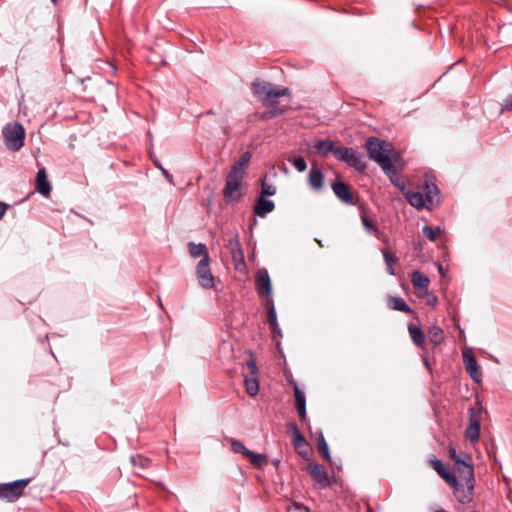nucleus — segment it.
I'll use <instances>...</instances> for the list:
<instances>
[{
  "label": "nucleus",
  "instance_id": "obj_1",
  "mask_svg": "<svg viewBox=\"0 0 512 512\" xmlns=\"http://www.w3.org/2000/svg\"><path fill=\"white\" fill-rule=\"evenodd\" d=\"M390 182L402 191L409 204L417 209L432 210L439 202V189L432 181L425 180L418 191L407 190L404 180L401 178L394 162L381 168Z\"/></svg>",
  "mask_w": 512,
  "mask_h": 512
},
{
  "label": "nucleus",
  "instance_id": "obj_2",
  "mask_svg": "<svg viewBox=\"0 0 512 512\" xmlns=\"http://www.w3.org/2000/svg\"><path fill=\"white\" fill-rule=\"evenodd\" d=\"M366 149L371 160L381 168L388 166L389 162H396L397 154L391 143L377 137H369L366 141Z\"/></svg>",
  "mask_w": 512,
  "mask_h": 512
},
{
  "label": "nucleus",
  "instance_id": "obj_3",
  "mask_svg": "<svg viewBox=\"0 0 512 512\" xmlns=\"http://www.w3.org/2000/svg\"><path fill=\"white\" fill-rule=\"evenodd\" d=\"M252 91L265 107H278L277 100L290 95L288 88L261 80L253 82Z\"/></svg>",
  "mask_w": 512,
  "mask_h": 512
},
{
  "label": "nucleus",
  "instance_id": "obj_4",
  "mask_svg": "<svg viewBox=\"0 0 512 512\" xmlns=\"http://www.w3.org/2000/svg\"><path fill=\"white\" fill-rule=\"evenodd\" d=\"M5 145L12 151L20 150L24 145L25 130L18 122L7 123L2 130Z\"/></svg>",
  "mask_w": 512,
  "mask_h": 512
},
{
  "label": "nucleus",
  "instance_id": "obj_5",
  "mask_svg": "<svg viewBox=\"0 0 512 512\" xmlns=\"http://www.w3.org/2000/svg\"><path fill=\"white\" fill-rule=\"evenodd\" d=\"M334 156L337 160L347 163L358 171L362 172L366 168L357 151L351 147L337 146Z\"/></svg>",
  "mask_w": 512,
  "mask_h": 512
},
{
  "label": "nucleus",
  "instance_id": "obj_6",
  "mask_svg": "<svg viewBox=\"0 0 512 512\" xmlns=\"http://www.w3.org/2000/svg\"><path fill=\"white\" fill-rule=\"evenodd\" d=\"M251 153L249 151L244 152L237 161L231 166L230 172L228 173L226 180L242 184L246 169L251 160Z\"/></svg>",
  "mask_w": 512,
  "mask_h": 512
},
{
  "label": "nucleus",
  "instance_id": "obj_7",
  "mask_svg": "<svg viewBox=\"0 0 512 512\" xmlns=\"http://www.w3.org/2000/svg\"><path fill=\"white\" fill-rule=\"evenodd\" d=\"M30 479H21L14 482L0 484V498L8 501H16L24 492V489L29 484Z\"/></svg>",
  "mask_w": 512,
  "mask_h": 512
},
{
  "label": "nucleus",
  "instance_id": "obj_8",
  "mask_svg": "<svg viewBox=\"0 0 512 512\" xmlns=\"http://www.w3.org/2000/svg\"><path fill=\"white\" fill-rule=\"evenodd\" d=\"M210 258H201L196 267V276L199 285L204 289H212L215 285L214 276L209 267Z\"/></svg>",
  "mask_w": 512,
  "mask_h": 512
},
{
  "label": "nucleus",
  "instance_id": "obj_9",
  "mask_svg": "<svg viewBox=\"0 0 512 512\" xmlns=\"http://www.w3.org/2000/svg\"><path fill=\"white\" fill-rule=\"evenodd\" d=\"M225 246L229 249L231 258L235 264V267L238 269L240 265H245L244 253L241 247V243L238 239V235H231L228 238L224 239Z\"/></svg>",
  "mask_w": 512,
  "mask_h": 512
},
{
  "label": "nucleus",
  "instance_id": "obj_10",
  "mask_svg": "<svg viewBox=\"0 0 512 512\" xmlns=\"http://www.w3.org/2000/svg\"><path fill=\"white\" fill-rule=\"evenodd\" d=\"M454 489V495L458 502L462 504L470 503L473 500L474 483H464L456 479L455 485H450Z\"/></svg>",
  "mask_w": 512,
  "mask_h": 512
},
{
  "label": "nucleus",
  "instance_id": "obj_11",
  "mask_svg": "<svg viewBox=\"0 0 512 512\" xmlns=\"http://www.w3.org/2000/svg\"><path fill=\"white\" fill-rule=\"evenodd\" d=\"M480 412L471 408L469 410V424L466 428V438L471 442H475L480 436Z\"/></svg>",
  "mask_w": 512,
  "mask_h": 512
},
{
  "label": "nucleus",
  "instance_id": "obj_12",
  "mask_svg": "<svg viewBox=\"0 0 512 512\" xmlns=\"http://www.w3.org/2000/svg\"><path fill=\"white\" fill-rule=\"evenodd\" d=\"M308 472L312 479L319 485L320 488H327L330 486V479L323 465L314 463L309 464Z\"/></svg>",
  "mask_w": 512,
  "mask_h": 512
},
{
  "label": "nucleus",
  "instance_id": "obj_13",
  "mask_svg": "<svg viewBox=\"0 0 512 512\" xmlns=\"http://www.w3.org/2000/svg\"><path fill=\"white\" fill-rule=\"evenodd\" d=\"M331 188L336 197L342 202L350 205H354L356 203V199L351 193L349 186L343 181H334L331 184Z\"/></svg>",
  "mask_w": 512,
  "mask_h": 512
},
{
  "label": "nucleus",
  "instance_id": "obj_14",
  "mask_svg": "<svg viewBox=\"0 0 512 512\" xmlns=\"http://www.w3.org/2000/svg\"><path fill=\"white\" fill-rule=\"evenodd\" d=\"M456 469L458 473V481L464 483H474V469L472 464L468 463L465 459L457 457Z\"/></svg>",
  "mask_w": 512,
  "mask_h": 512
},
{
  "label": "nucleus",
  "instance_id": "obj_15",
  "mask_svg": "<svg viewBox=\"0 0 512 512\" xmlns=\"http://www.w3.org/2000/svg\"><path fill=\"white\" fill-rule=\"evenodd\" d=\"M256 285L257 291L260 296H266L267 298H271L272 293V285L270 276L266 269L258 270L256 274Z\"/></svg>",
  "mask_w": 512,
  "mask_h": 512
},
{
  "label": "nucleus",
  "instance_id": "obj_16",
  "mask_svg": "<svg viewBox=\"0 0 512 512\" xmlns=\"http://www.w3.org/2000/svg\"><path fill=\"white\" fill-rule=\"evenodd\" d=\"M361 222L367 233L374 235L385 244H388V238L384 235L383 232L380 231L377 222L373 218L366 215V213H362Z\"/></svg>",
  "mask_w": 512,
  "mask_h": 512
},
{
  "label": "nucleus",
  "instance_id": "obj_17",
  "mask_svg": "<svg viewBox=\"0 0 512 512\" xmlns=\"http://www.w3.org/2000/svg\"><path fill=\"white\" fill-rule=\"evenodd\" d=\"M264 305H265V308L267 311L266 321H267L274 337H276L277 335L280 336L281 331H280V328H279V325L277 322L276 310H275V306H274V302H273L272 298H267L265 300Z\"/></svg>",
  "mask_w": 512,
  "mask_h": 512
},
{
  "label": "nucleus",
  "instance_id": "obj_18",
  "mask_svg": "<svg viewBox=\"0 0 512 512\" xmlns=\"http://www.w3.org/2000/svg\"><path fill=\"white\" fill-rule=\"evenodd\" d=\"M463 361L469 376L477 383L482 380V373L476 358L472 354L463 353Z\"/></svg>",
  "mask_w": 512,
  "mask_h": 512
},
{
  "label": "nucleus",
  "instance_id": "obj_19",
  "mask_svg": "<svg viewBox=\"0 0 512 512\" xmlns=\"http://www.w3.org/2000/svg\"><path fill=\"white\" fill-rule=\"evenodd\" d=\"M430 464L432 466V468L438 473V475L445 480V482L449 485H455L456 484V475L449 471L444 463L437 459V458H433L430 460Z\"/></svg>",
  "mask_w": 512,
  "mask_h": 512
},
{
  "label": "nucleus",
  "instance_id": "obj_20",
  "mask_svg": "<svg viewBox=\"0 0 512 512\" xmlns=\"http://www.w3.org/2000/svg\"><path fill=\"white\" fill-rule=\"evenodd\" d=\"M411 282L415 289L419 290L418 296H422L428 292L430 284L429 278L420 271H414L411 274Z\"/></svg>",
  "mask_w": 512,
  "mask_h": 512
},
{
  "label": "nucleus",
  "instance_id": "obj_21",
  "mask_svg": "<svg viewBox=\"0 0 512 512\" xmlns=\"http://www.w3.org/2000/svg\"><path fill=\"white\" fill-rule=\"evenodd\" d=\"M36 190L43 196H49L51 192V185L48 181L45 168L38 170L36 174Z\"/></svg>",
  "mask_w": 512,
  "mask_h": 512
},
{
  "label": "nucleus",
  "instance_id": "obj_22",
  "mask_svg": "<svg viewBox=\"0 0 512 512\" xmlns=\"http://www.w3.org/2000/svg\"><path fill=\"white\" fill-rule=\"evenodd\" d=\"M274 208L275 204L272 200L260 196L254 205V213L260 217H265L272 212Z\"/></svg>",
  "mask_w": 512,
  "mask_h": 512
},
{
  "label": "nucleus",
  "instance_id": "obj_23",
  "mask_svg": "<svg viewBox=\"0 0 512 512\" xmlns=\"http://www.w3.org/2000/svg\"><path fill=\"white\" fill-rule=\"evenodd\" d=\"M240 188H241V184L235 183V182H230V181L226 180L225 186L223 189L224 198L229 201L239 200L242 196Z\"/></svg>",
  "mask_w": 512,
  "mask_h": 512
},
{
  "label": "nucleus",
  "instance_id": "obj_24",
  "mask_svg": "<svg viewBox=\"0 0 512 512\" xmlns=\"http://www.w3.org/2000/svg\"><path fill=\"white\" fill-rule=\"evenodd\" d=\"M295 407L302 421L306 420V398L297 384H294Z\"/></svg>",
  "mask_w": 512,
  "mask_h": 512
},
{
  "label": "nucleus",
  "instance_id": "obj_25",
  "mask_svg": "<svg viewBox=\"0 0 512 512\" xmlns=\"http://www.w3.org/2000/svg\"><path fill=\"white\" fill-rule=\"evenodd\" d=\"M315 151L323 157H326L329 153L335 155L337 145L331 140H316L313 144Z\"/></svg>",
  "mask_w": 512,
  "mask_h": 512
},
{
  "label": "nucleus",
  "instance_id": "obj_26",
  "mask_svg": "<svg viewBox=\"0 0 512 512\" xmlns=\"http://www.w3.org/2000/svg\"><path fill=\"white\" fill-rule=\"evenodd\" d=\"M408 332H409L412 342L417 347H420L423 349L424 345H425V335H424L423 330L414 324H409Z\"/></svg>",
  "mask_w": 512,
  "mask_h": 512
},
{
  "label": "nucleus",
  "instance_id": "obj_27",
  "mask_svg": "<svg viewBox=\"0 0 512 512\" xmlns=\"http://www.w3.org/2000/svg\"><path fill=\"white\" fill-rule=\"evenodd\" d=\"M388 306L389 308L397 311H401L406 314H413V310L409 307V305L405 302V300L401 297L391 296L388 298Z\"/></svg>",
  "mask_w": 512,
  "mask_h": 512
},
{
  "label": "nucleus",
  "instance_id": "obj_28",
  "mask_svg": "<svg viewBox=\"0 0 512 512\" xmlns=\"http://www.w3.org/2000/svg\"><path fill=\"white\" fill-rule=\"evenodd\" d=\"M308 181L313 189L320 190L324 184V175L317 167H312L309 172Z\"/></svg>",
  "mask_w": 512,
  "mask_h": 512
},
{
  "label": "nucleus",
  "instance_id": "obj_29",
  "mask_svg": "<svg viewBox=\"0 0 512 512\" xmlns=\"http://www.w3.org/2000/svg\"><path fill=\"white\" fill-rule=\"evenodd\" d=\"M317 436V448L320 456L326 460L331 461L330 451L328 444L324 438L323 432L320 430L316 433Z\"/></svg>",
  "mask_w": 512,
  "mask_h": 512
},
{
  "label": "nucleus",
  "instance_id": "obj_30",
  "mask_svg": "<svg viewBox=\"0 0 512 512\" xmlns=\"http://www.w3.org/2000/svg\"><path fill=\"white\" fill-rule=\"evenodd\" d=\"M292 445L295 451L302 457H308L310 453V447L304 436H298L297 440L292 441Z\"/></svg>",
  "mask_w": 512,
  "mask_h": 512
},
{
  "label": "nucleus",
  "instance_id": "obj_31",
  "mask_svg": "<svg viewBox=\"0 0 512 512\" xmlns=\"http://www.w3.org/2000/svg\"><path fill=\"white\" fill-rule=\"evenodd\" d=\"M428 339L435 346L440 345L444 341V331L437 325H433L428 329Z\"/></svg>",
  "mask_w": 512,
  "mask_h": 512
},
{
  "label": "nucleus",
  "instance_id": "obj_32",
  "mask_svg": "<svg viewBox=\"0 0 512 512\" xmlns=\"http://www.w3.org/2000/svg\"><path fill=\"white\" fill-rule=\"evenodd\" d=\"M247 458H249L251 464L257 468H262L268 463V458L266 455L255 453L251 450L248 452Z\"/></svg>",
  "mask_w": 512,
  "mask_h": 512
},
{
  "label": "nucleus",
  "instance_id": "obj_33",
  "mask_svg": "<svg viewBox=\"0 0 512 512\" xmlns=\"http://www.w3.org/2000/svg\"><path fill=\"white\" fill-rule=\"evenodd\" d=\"M189 253L194 258H198V257L205 258V256L209 257L207 248L202 243H199V244L190 243L189 244Z\"/></svg>",
  "mask_w": 512,
  "mask_h": 512
},
{
  "label": "nucleus",
  "instance_id": "obj_34",
  "mask_svg": "<svg viewBox=\"0 0 512 512\" xmlns=\"http://www.w3.org/2000/svg\"><path fill=\"white\" fill-rule=\"evenodd\" d=\"M382 254H383L385 264L387 266V272L390 275H395V271L393 269V264H396L398 262V258L396 257L395 254L390 253L386 249L382 250Z\"/></svg>",
  "mask_w": 512,
  "mask_h": 512
},
{
  "label": "nucleus",
  "instance_id": "obj_35",
  "mask_svg": "<svg viewBox=\"0 0 512 512\" xmlns=\"http://www.w3.org/2000/svg\"><path fill=\"white\" fill-rule=\"evenodd\" d=\"M422 232H423L424 236L426 238H428L430 241H435L437 236L440 233H442V229L439 226L432 227V226H429V225H425L422 228Z\"/></svg>",
  "mask_w": 512,
  "mask_h": 512
},
{
  "label": "nucleus",
  "instance_id": "obj_36",
  "mask_svg": "<svg viewBox=\"0 0 512 512\" xmlns=\"http://www.w3.org/2000/svg\"><path fill=\"white\" fill-rule=\"evenodd\" d=\"M229 442L231 444V448H232L233 452L240 453V454L244 455L245 457H247L248 452H250V450L248 448H246L245 445L240 440L231 438L229 440Z\"/></svg>",
  "mask_w": 512,
  "mask_h": 512
},
{
  "label": "nucleus",
  "instance_id": "obj_37",
  "mask_svg": "<svg viewBox=\"0 0 512 512\" xmlns=\"http://www.w3.org/2000/svg\"><path fill=\"white\" fill-rule=\"evenodd\" d=\"M246 391L250 396H255L259 391V383L256 378L245 379Z\"/></svg>",
  "mask_w": 512,
  "mask_h": 512
},
{
  "label": "nucleus",
  "instance_id": "obj_38",
  "mask_svg": "<svg viewBox=\"0 0 512 512\" xmlns=\"http://www.w3.org/2000/svg\"><path fill=\"white\" fill-rule=\"evenodd\" d=\"M276 194V187L266 181V177L261 182V196H273Z\"/></svg>",
  "mask_w": 512,
  "mask_h": 512
},
{
  "label": "nucleus",
  "instance_id": "obj_39",
  "mask_svg": "<svg viewBox=\"0 0 512 512\" xmlns=\"http://www.w3.org/2000/svg\"><path fill=\"white\" fill-rule=\"evenodd\" d=\"M271 109L269 111L264 112L261 115V119H272L275 118L283 113H285V109L280 107H270Z\"/></svg>",
  "mask_w": 512,
  "mask_h": 512
},
{
  "label": "nucleus",
  "instance_id": "obj_40",
  "mask_svg": "<svg viewBox=\"0 0 512 512\" xmlns=\"http://www.w3.org/2000/svg\"><path fill=\"white\" fill-rule=\"evenodd\" d=\"M286 510L287 512H311L308 507L298 502L291 503Z\"/></svg>",
  "mask_w": 512,
  "mask_h": 512
},
{
  "label": "nucleus",
  "instance_id": "obj_41",
  "mask_svg": "<svg viewBox=\"0 0 512 512\" xmlns=\"http://www.w3.org/2000/svg\"><path fill=\"white\" fill-rule=\"evenodd\" d=\"M292 164L299 172H303L307 168L306 161L303 157L294 158Z\"/></svg>",
  "mask_w": 512,
  "mask_h": 512
},
{
  "label": "nucleus",
  "instance_id": "obj_42",
  "mask_svg": "<svg viewBox=\"0 0 512 512\" xmlns=\"http://www.w3.org/2000/svg\"><path fill=\"white\" fill-rule=\"evenodd\" d=\"M288 430L291 432V442L297 440L298 436H303L295 423H289Z\"/></svg>",
  "mask_w": 512,
  "mask_h": 512
},
{
  "label": "nucleus",
  "instance_id": "obj_43",
  "mask_svg": "<svg viewBox=\"0 0 512 512\" xmlns=\"http://www.w3.org/2000/svg\"><path fill=\"white\" fill-rule=\"evenodd\" d=\"M512 110V96H507L501 104V112Z\"/></svg>",
  "mask_w": 512,
  "mask_h": 512
},
{
  "label": "nucleus",
  "instance_id": "obj_44",
  "mask_svg": "<svg viewBox=\"0 0 512 512\" xmlns=\"http://www.w3.org/2000/svg\"><path fill=\"white\" fill-rule=\"evenodd\" d=\"M247 367L250 370L252 375H256L257 373V365L254 359H251L247 362Z\"/></svg>",
  "mask_w": 512,
  "mask_h": 512
},
{
  "label": "nucleus",
  "instance_id": "obj_45",
  "mask_svg": "<svg viewBox=\"0 0 512 512\" xmlns=\"http://www.w3.org/2000/svg\"><path fill=\"white\" fill-rule=\"evenodd\" d=\"M449 454H450V457L454 460V462L456 463V459L457 457H460V455L457 454L456 452V449L454 447H450L449 448Z\"/></svg>",
  "mask_w": 512,
  "mask_h": 512
},
{
  "label": "nucleus",
  "instance_id": "obj_46",
  "mask_svg": "<svg viewBox=\"0 0 512 512\" xmlns=\"http://www.w3.org/2000/svg\"><path fill=\"white\" fill-rule=\"evenodd\" d=\"M7 208H8V205L3 203V202H0V220L2 219V217L4 216V214L6 213L7 211Z\"/></svg>",
  "mask_w": 512,
  "mask_h": 512
},
{
  "label": "nucleus",
  "instance_id": "obj_47",
  "mask_svg": "<svg viewBox=\"0 0 512 512\" xmlns=\"http://www.w3.org/2000/svg\"><path fill=\"white\" fill-rule=\"evenodd\" d=\"M163 174L168 178V179H171V175L168 174V172L166 170L163 169Z\"/></svg>",
  "mask_w": 512,
  "mask_h": 512
},
{
  "label": "nucleus",
  "instance_id": "obj_48",
  "mask_svg": "<svg viewBox=\"0 0 512 512\" xmlns=\"http://www.w3.org/2000/svg\"><path fill=\"white\" fill-rule=\"evenodd\" d=\"M366 512H373L372 508L369 505H366Z\"/></svg>",
  "mask_w": 512,
  "mask_h": 512
},
{
  "label": "nucleus",
  "instance_id": "obj_49",
  "mask_svg": "<svg viewBox=\"0 0 512 512\" xmlns=\"http://www.w3.org/2000/svg\"><path fill=\"white\" fill-rule=\"evenodd\" d=\"M435 512H447V511L444 509H439V510H436Z\"/></svg>",
  "mask_w": 512,
  "mask_h": 512
},
{
  "label": "nucleus",
  "instance_id": "obj_50",
  "mask_svg": "<svg viewBox=\"0 0 512 512\" xmlns=\"http://www.w3.org/2000/svg\"><path fill=\"white\" fill-rule=\"evenodd\" d=\"M424 362H425V366H426L427 368H429L428 361H427V360H425Z\"/></svg>",
  "mask_w": 512,
  "mask_h": 512
},
{
  "label": "nucleus",
  "instance_id": "obj_51",
  "mask_svg": "<svg viewBox=\"0 0 512 512\" xmlns=\"http://www.w3.org/2000/svg\"><path fill=\"white\" fill-rule=\"evenodd\" d=\"M439 272H440V273H442V272H443L442 266H439Z\"/></svg>",
  "mask_w": 512,
  "mask_h": 512
},
{
  "label": "nucleus",
  "instance_id": "obj_52",
  "mask_svg": "<svg viewBox=\"0 0 512 512\" xmlns=\"http://www.w3.org/2000/svg\"><path fill=\"white\" fill-rule=\"evenodd\" d=\"M465 458H466V459H468V460H470V457H469V455H467V454L465 455Z\"/></svg>",
  "mask_w": 512,
  "mask_h": 512
},
{
  "label": "nucleus",
  "instance_id": "obj_53",
  "mask_svg": "<svg viewBox=\"0 0 512 512\" xmlns=\"http://www.w3.org/2000/svg\"><path fill=\"white\" fill-rule=\"evenodd\" d=\"M53 3H57L58 0H51Z\"/></svg>",
  "mask_w": 512,
  "mask_h": 512
},
{
  "label": "nucleus",
  "instance_id": "obj_54",
  "mask_svg": "<svg viewBox=\"0 0 512 512\" xmlns=\"http://www.w3.org/2000/svg\"><path fill=\"white\" fill-rule=\"evenodd\" d=\"M473 512H478V511L474 510Z\"/></svg>",
  "mask_w": 512,
  "mask_h": 512
}]
</instances>
